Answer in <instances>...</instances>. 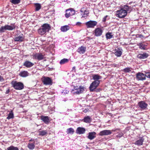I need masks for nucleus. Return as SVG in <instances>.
<instances>
[{
  "label": "nucleus",
  "instance_id": "f257e3e1",
  "mask_svg": "<svg viewBox=\"0 0 150 150\" xmlns=\"http://www.w3.org/2000/svg\"><path fill=\"white\" fill-rule=\"evenodd\" d=\"M11 84L13 88L16 89L21 90L24 88L23 84L21 82L13 81L11 82Z\"/></svg>",
  "mask_w": 150,
  "mask_h": 150
},
{
  "label": "nucleus",
  "instance_id": "f03ea898",
  "mask_svg": "<svg viewBox=\"0 0 150 150\" xmlns=\"http://www.w3.org/2000/svg\"><path fill=\"white\" fill-rule=\"evenodd\" d=\"M84 91V87L83 86H75L71 90V92L74 94H79L82 93Z\"/></svg>",
  "mask_w": 150,
  "mask_h": 150
},
{
  "label": "nucleus",
  "instance_id": "7ed1b4c3",
  "mask_svg": "<svg viewBox=\"0 0 150 150\" xmlns=\"http://www.w3.org/2000/svg\"><path fill=\"white\" fill-rule=\"evenodd\" d=\"M127 14V12L122 9L116 11L117 16L121 18L125 17Z\"/></svg>",
  "mask_w": 150,
  "mask_h": 150
},
{
  "label": "nucleus",
  "instance_id": "20e7f679",
  "mask_svg": "<svg viewBox=\"0 0 150 150\" xmlns=\"http://www.w3.org/2000/svg\"><path fill=\"white\" fill-rule=\"evenodd\" d=\"M100 81H93L91 84L89 89L91 91H93L98 86Z\"/></svg>",
  "mask_w": 150,
  "mask_h": 150
},
{
  "label": "nucleus",
  "instance_id": "39448f33",
  "mask_svg": "<svg viewBox=\"0 0 150 150\" xmlns=\"http://www.w3.org/2000/svg\"><path fill=\"white\" fill-rule=\"evenodd\" d=\"M42 81L43 84L45 85H52V80L49 77H43L42 79Z\"/></svg>",
  "mask_w": 150,
  "mask_h": 150
},
{
  "label": "nucleus",
  "instance_id": "423d86ee",
  "mask_svg": "<svg viewBox=\"0 0 150 150\" xmlns=\"http://www.w3.org/2000/svg\"><path fill=\"white\" fill-rule=\"evenodd\" d=\"M97 24V22L95 21H90L86 23L87 28H94Z\"/></svg>",
  "mask_w": 150,
  "mask_h": 150
},
{
  "label": "nucleus",
  "instance_id": "0eeeda50",
  "mask_svg": "<svg viewBox=\"0 0 150 150\" xmlns=\"http://www.w3.org/2000/svg\"><path fill=\"white\" fill-rule=\"evenodd\" d=\"M75 13V11L73 8H70L66 10L65 16L66 18H68L70 16L74 15Z\"/></svg>",
  "mask_w": 150,
  "mask_h": 150
},
{
  "label": "nucleus",
  "instance_id": "6e6552de",
  "mask_svg": "<svg viewBox=\"0 0 150 150\" xmlns=\"http://www.w3.org/2000/svg\"><path fill=\"white\" fill-rule=\"evenodd\" d=\"M139 107L142 110H146L147 109L148 106L147 104L144 101H141L138 103Z\"/></svg>",
  "mask_w": 150,
  "mask_h": 150
},
{
  "label": "nucleus",
  "instance_id": "1a4fd4ad",
  "mask_svg": "<svg viewBox=\"0 0 150 150\" xmlns=\"http://www.w3.org/2000/svg\"><path fill=\"white\" fill-rule=\"evenodd\" d=\"M146 74L142 73L139 72L136 75V78L138 80H144L146 79Z\"/></svg>",
  "mask_w": 150,
  "mask_h": 150
},
{
  "label": "nucleus",
  "instance_id": "9d476101",
  "mask_svg": "<svg viewBox=\"0 0 150 150\" xmlns=\"http://www.w3.org/2000/svg\"><path fill=\"white\" fill-rule=\"evenodd\" d=\"M112 132L110 130H105L100 131L99 133L100 136L108 135L111 134Z\"/></svg>",
  "mask_w": 150,
  "mask_h": 150
},
{
  "label": "nucleus",
  "instance_id": "9b49d317",
  "mask_svg": "<svg viewBox=\"0 0 150 150\" xmlns=\"http://www.w3.org/2000/svg\"><path fill=\"white\" fill-rule=\"evenodd\" d=\"M114 53L117 57H120L122 54V49L121 48H118L114 50Z\"/></svg>",
  "mask_w": 150,
  "mask_h": 150
},
{
  "label": "nucleus",
  "instance_id": "f8f14e48",
  "mask_svg": "<svg viewBox=\"0 0 150 150\" xmlns=\"http://www.w3.org/2000/svg\"><path fill=\"white\" fill-rule=\"evenodd\" d=\"M94 32L95 35L96 36L98 37L102 35L103 31L101 28H98L95 29Z\"/></svg>",
  "mask_w": 150,
  "mask_h": 150
},
{
  "label": "nucleus",
  "instance_id": "ddd939ff",
  "mask_svg": "<svg viewBox=\"0 0 150 150\" xmlns=\"http://www.w3.org/2000/svg\"><path fill=\"white\" fill-rule=\"evenodd\" d=\"M149 56V54H148L146 53H139V54L137 56V57L141 59H145L147 58Z\"/></svg>",
  "mask_w": 150,
  "mask_h": 150
},
{
  "label": "nucleus",
  "instance_id": "4468645a",
  "mask_svg": "<svg viewBox=\"0 0 150 150\" xmlns=\"http://www.w3.org/2000/svg\"><path fill=\"white\" fill-rule=\"evenodd\" d=\"M50 118L47 116L42 115L40 117V119L44 123L48 124L50 122Z\"/></svg>",
  "mask_w": 150,
  "mask_h": 150
},
{
  "label": "nucleus",
  "instance_id": "2eb2a0df",
  "mask_svg": "<svg viewBox=\"0 0 150 150\" xmlns=\"http://www.w3.org/2000/svg\"><path fill=\"white\" fill-rule=\"evenodd\" d=\"M96 133L95 132H90L88 134L87 137L90 140H92L96 137Z\"/></svg>",
  "mask_w": 150,
  "mask_h": 150
},
{
  "label": "nucleus",
  "instance_id": "dca6fc26",
  "mask_svg": "<svg viewBox=\"0 0 150 150\" xmlns=\"http://www.w3.org/2000/svg\"><path fill=\"white\" fill-rule=\"evenodd\" d=\"M85 131L86 130L85 128L81 127H79L77 128L76 131V133L79 134H83L85 133Z\"/></svg>",
  "mask_w": 150,
  "mask_h": 150
},
{
  "label": "nucleus",
  "instance_id": "f3484780",
  "mask_svg": "<svg viewBox=\"0 0 150 150\" xmlns=\"http://www.w3.org/2000/svg\"><path fill=\"white\" fill-rule=\"evenodd\" d=\"M41 27L43 28L47 32H48L51 28L50 25L47 23L43 24Z\"/></svg>",
  "mask_w": 150,
  "mask_h": 150
},
{
  "label": "nucleus",
  "instance_id": "a211bd4d",
  "mask_svg": "<svg viewBox=\"0 0 150 150\" xmlns=\"http://www.w3.org/2000/svg\"><path fill=\"white\" fill-rule=\"evenodd\" d=\"M86 49V47L81 46L78 49L77 52L80 54H83L85 52Z\"/></svg>",
  "mask_w": 150,
  "mask_h": 150
},
{
  "label": "nucleus",
  "instance_id": "6ab92c4d",
  "mask_svg": "<svg viewBox=\"0 0 150 150\" xmlns=\"http://www.w3.org/2000/svg\"><path fill=\"white\" fill-rule=\"evenodd\" d=\"M33 63L28 61H26L23 64V66L27 68H30L32 67L33 66Z\"/></svg>",
  "mask_w": 150,
  "mask_h": 150
},
{
  "label": "nucleus",
  "instance_id": "aec40b11",
  "mask_svg": "<svg viewBox=\"0 0 150 150\" xmlns=\"http://www.w3.org/2000/svg\"><path fill=\"white\" fill-rule=\"evenodd\" d=\"M9 30V26L6 25L0 28V33H3L7 30Z\"/></svg>",
  "mask_w": 150,
  "mask_h": 150
},
{
  "label": "nucleus",
  "instance_id": "412c9836",
  "mask_svg": "<svg viewBox=\"0 0 150 150\" xmlns=\"http://www.w3.org/2000/svg\"><path fill=\"white\" fill-rule=\"evenodd\" d=\"M80 11L81 13H81L82 15L83 14V13L82 16L83 17H86L89 13L84 8H81Z\"/></svg>",
  "mask_w": 150,
  "mask_h": 150
},
{
  "label": "nucleus",
  "instance_id": "4be33fe9",
  "mask_svg": "<svg viewBox=\"0 0 150 150\" xmlns=\"http://www.w3.org/2000/svg\"><path fill=\"white\" fill-rule=\"evenodd\" d=\"M83 120L84 122L89 123L91 121L92 119L89 116H87L85 117Z\"/></svg>",
  "mask_w": 150,
  "mask_h": 150
},
{
  "label": "nucleus",
  "instance_id": "5701e85b",
  "mask_svg": "<svg viewBox=\"0 0 150 150\" xmlns=\"http://www.w3.org/2000/svg\"><path fill=\"white\" fill-rule=\"evenodd\" d=\"M144 141V139L142 138H141L139 139L136 141L134 144L138 146H140L143 144V142Z\"/></svg>",
  "mask_w": 150,
  "mask_h": 150
},
{
  "label": "nucleus",
  "instance_id": "b1692460",
  "mask_svg": "<svg viewBox=\"0 0 150 150\" xmlns=\"http://www.w3.org/2000/svg\"><path fill=\"white\" fill-rule=\"evenodd\" d=\"M35 58L39 60H41L43 59V56L41 54H36L35 56Z\"/></svg>",
  "mask_w": 150,
  "mask_h": 150
},
{
  "label": "nucleus",
  "instance_id": "393cba45",
  "mask_svg": "<svg viewBox=\"0 0 150 150\" xmlns=\"http://www.w3.org/2000/svg\"><path fill=\"white\" fill-rule=\"evenodd\" d=\"M101 76L98 74H94L93 76V79L94 81H100L99 80L101 79Z\"/></svg>",
  "mask_w": 150,
  "mask_h": 150
},
{
  "label": "nucleus",
  "instance_id": "a878e982",
  "mask_svg": "<svg viewBox=\"0 0 150 150\" xmlns=\"http://www.w3.org/2000/svg\"><path fill=\"white\" fill-rule=\"evenodd\" d=\"M69 26L66 25L61 27V30L62 31L65 32L69 30Z\"/></svg>",
  "mask_w": 150,
  "mask_h": 150
},
{
  "label": "nucleus",
  "instance_id": "bb28decb",
  "mask_svg": "<svg viewBox=\"0 0 150 150\" xmlns=\"http://www.w3.org/2000/svg\"><path fill=\"white\" fill-rule=\"evenodd\" d=\"M47 32L42 28L39 29L38 30V33L41 35L44 34Z\"/></svg>",
  "mask_w": 150,
  "mask_h": 150
},
{
  "label": "nucleus",
  "instance_id": "cd10ccee",
  "mask_svg": "<svg viewBox=\"0 0 150 150\" xmlns=\"http://www.w3.org/2000/svg\"><path fill=\"white\" fill-rule=\"evenodd\" d=\"M19 75L21 77H25L28 75V73L27 71H23L20 73Z\"/></svg>",
  "mask_w": 150,
  "mask_h": 150
},
{
  "label": "nucleus",
  "instance_id": "c85d7f7f",
  "mask_svg": "<svg viewBox=\"0 0 150 150\" xmlns=\"http://www.w3.org/2000/svg\"><path fill=\"white\" fill-rule=\"evenodd\" d=\"M35 10L36 11H38L41 8V5L40 4L38 3H36L35 4Z\"/></svg>",
  "mask_w": 150,
  "mask_h": 150
},
{
  "label": "nucleus",
  "instance_id": "c756f323",
  "mask_svg": "<svg viewBox=\"0 0 150 150\" xmlns=\"http://www.w3.org/2000/svg\"><path fill=\"white\" fill-rule=\"evenodd\" d=\"M106 37L107 39H110L113 38V35L112 33L108 32L106 34Z\"/></svg>",
  "mask_w": 150,
  "mask_h": 150
},
{
  "label": "nucleus",
  "instance_id": "7c9ffc66",
  "mask_svg": "<svg viewBox=\"0 0 150 150\" xmlns=\"http://www.w3.org/2000/svg\"><path fill=\"white\" fill-rule=\"evenodd\" d=\"M24 39L23 37L19 36L15 38L14 40L16 41H22Z\"/></svg>",
  "mask_w": 150,
  "mask_h": 150
},
{
  "label": "nucleus",
  "instance_id": "2f4dec72",
  "mask_svg": "<svg viewBox=\"0 0 150 150\" xmlns=\"http://www.w3.org/2000/svg\"><path fill=\"white\" fill-rule=\"evenodd\" d=\"M28 147L30 149H33L35 147L34 143H29L28 144Z\"/></svg>",
  "mask_w": 150,
  "mask_h": 150
},
{
  "label": "nucleus",
  "instance_id": "473e14b6",
  "mask_svg": "<svg viewBox=\"0 0 150 150\" xmlns=\"http://www.w3.org/2000/svg\"><path fill=\"white\" fill-rule=\"evenodd\" d=\"M69 59H67L64 58V59H62L60 61L59 63L61 64H64L67 63Z\"/></svg>",
  "mask_w": 150,
  "mask_h": 150
},
{
  "label": "nucleus",
  "instance_id": "72a5a7b5",
  "mask_svg": "<svg viewBox=\"0 0 150 150\" xmlns=\"http://www.w3.org/2000/svg\"><path fill=\"white\" fill-rule=\"evenodd\" d=\"M121 9L127 12L129 11V7L127 5H125L122 7Z\"/></svg>",
  "mask_w": 150,
  "mask_h": 150
},
{
  "label": "nucleus",
  "instance_id": "f704fd0d",
  "mask_svg": "<svg viewBox=\"0 0 150 150\" xmlns=\"http://www.w3.org/2000/svg\"><path fill=\"white\" fill-rule=\"evenodd\" d=\"M138 45L139 46V48L141 50H146L145 45L144 44L140 43L138 44Z\"/></svg>",
  "mask_w": 150,
  "mask_h": 150
},
{
  "label": "nucleus",
  "instance_id": "c9c22d12",
  "mask_svg": "<svg viewBox=\"0 0 150 150\" xmlns=\"http://www.w3.org/2000/svg\"><path fill=\"white\" fill-rule=\"evenodd\" d=\"M47 133V132L46 130H43L39 132V135L43 136Z\"/></svg>",
  "mask_w": 150,
  "mask_h": 150
},
{
  "label": "nucleus",
  "instance_id": "e433bc0d",
  "mask_svg": "<svg viewBox=\"0 0 150 150\" xmlns=\"http://www.w3.org/2000/svg\"><path fill=\"white\" fill-rule=\"evenodd\" d=\"M67 131L68 133L73 134L74 132V129L72 128H70L68 129H67Z\"/></svg>",
  "mask_w": 150,
  "mask_h": 150
},
{
  "label": "nucleus",
  "instance_id": "4c0bfd02",
  "mask_svg": "<svg viewBox=\"0 0 150 150\" xmlns=\"http://www.w3.org/2000/svg\"><path fill=\"white\" fill-rule=\"evenodd\" d=\"M11 2L13 4H16L20 3V0H12Z\"/></svg>",
  "mask_w": 150,
  "mask_h": 150
},
{
  "label": "nucleus",
  "instance_id": "58836bf2",
  "mask_svg": "<svg viewBox=\"0 0 150 150\" xmlns=\"http://www.w3.org/2000/svg\"><path fill=\"white\" fill-rule=\"evenodd\" d=\"M131 71V68L129 67H127L124 69V71L126 73H129Z\"/></svg>",
  "mask_w": 150,
  "mask_h": 150
},
{
  "label": "nucleus",
  "instance_id": "ea45409f",
  "mask_svg": "<svg viewBox=\"0 0 150 150\" xmlns=\"http://www.w3.org/2000/svg\"><path fill=\"white\" fill-rule=\"evenodd\" d=\"M15 26L14 24H11V25H10V30H12L15 29Z\"/></svg>",
  "mask_w": 150,
  "mask_h": 150
},
{
  "label": "nucleus",
  "instance_id": "a19ab883",
  "mask_svg": "<svg viewBox=\"0 0 150 150\" xmlns=\"http://www.w3.org/2000/svg\"><path fill=\"white\" fill-rule=\"evenodd\" d=\"M10 150H18V149L17 148L11 146H10Z\"/></svg>",
  "mask_w": 150,
  "mask_h": 150
},
{
  "label": "nucleus",
  "instance_id": "79ce46f5",
  "mask_svg": "<svg viewBox=\"0 0 150 150\" xmlns=\"http://www.w3.org/2000/svg\"><path fill=\"white\" fill-rule=\"evenodd\" d=\"M14 117V115L12 111L10 112V119L13 118Z\"/></svg>",
  "mask_w": 150,
  "mask_h": 150
},
{
  "label": "nucleus",
  "instance_id": "37998d69",
  "mask_svg": "<svg viewBox=\"0 0 150 150\" xmlns=\"http://www.w3.org/2000/svg\"><path fill=\"white\" fill-rule=\"evenodd\" d=\"M123 135V133L121 132L117 135V137L120 138V137H122Z\"/></svg>",
  "mask_w": 150,
  "mask_h": 150
},
{
  "label": "nucleus",
  "instance_id": "c03bdc74",
  "mask_svg": "<svg viewBox=\"0 0 150 150\" xmlns=\"http://www.w3.org/2000/svg\"><path fill=\"white\" fill-rule=\"evenodd\" d=\"M146 77L150 79V72H147L146 74Z\"/></svg>",
  "mask_w": 150,
  "mask_h": 150
},
{
  "label": "nucleus",
  "instance_id": "a18cd8bd",
  "mask_svg": "<svg viewBox=\"0 0 150 150\" xmlns=\"http://www.w3.org/2000/svg\"><path fill=\"white\" fill-rule=\"evenodd\" d=\"M4 80L3 78L0 75V82H2Z\"/></svg>",
  "mask_w": 150,
  "mask_h": 150
},
{
  "label": "nucleus",
  "instance_id": "49530a36",
  "mask_svg": "<svg viewBox=\"0 0 150 150\" xmlns=\"http://www.w3.org/2000/svg\"><path fill=\"white\" fill-rule=\"evenodd\" d=\"M107 17V16H106L104 18H103V22H105V21L106 20V18Z\"/></svg>",
  "mask_w": 150,
  "mask_h": 150
},
{
  "label": "nucleus",
  "instance_id": "de8ad7c7",
  "mask_svg": "<svg viewBox=\"0 0 150 150\" xmlns=\"http://www.w3.org/2000/svg\"><path fill=\"white\" fill-rule=\"evenodd\" d=\"M9 92V89L8 88L6 91V93L8 94Z\"/></svg>",
  "mask_w": 150,
  "mask_h": 150
},
{
  "label": "nucleus",
  "instance_id": "09e8293b",
  "mask_svg": "<svg viewBox=\"0 0 150 150\" xmlns=\"http://www.w3.org/2000/svg\"><path fill=\"white\" fill-rule=\"evenodd\" d=\"M81 24V23L80 22H77L76 23V25H80Z\"/></svg>",
  "mask_w": 150,
  "mask_h": 150
},
{
  "label": "nucleus",
  "instance_id": "8fccbe9b",
  "mask_svg": "<svg viewBox=\"0 0 150 150\" xmlns=\"http://www.w3.org/2000/svg\"><path fill=\"white\" fill-rule=\"evenodd\" d=\"M7 118L8 119H9V114L8 115V116L7 117Z\"/></svg>",
  "mask_w": 150,
  "mask_h": 150
},
{
  "label": "nucleus",
  "instance_id": "3c124183",
  "mask_svg": "<svg viewBox=\"0 0 150 150\" xmlns=\"http://www.w3.org/2000/svg\"><path fill=\"white\" fill-rule=\"evenodd\" d=\"M87 110H84V111L86 112H87Z\"/></svg>",
  "mask_w": 150,
  "mask_h": 150
},
{
  "label": "nucleus",
  "instance_id": "603ef678",
  "mask_svg": "<svg viewBox=\"0 0 150 150\" xmlns=\"http://www.w3.org/2000/svg\"><path fill=\"white\" fill-rule=\"evenodd\" d=\"M75 69V67H73V69Z\"/></svg>",
  "mask_w": 150,
  "mask_h": 150
},
{
  "label": "nucleus",
  "instance_id": "864d4df0",
  "mask_svg": "<svg viewBox=\"0 0 150 150\" xmlns=\"http://www.w3.org/2000/svg\"><path fill=\"white\" fill-rule=\"evenodd\" d=\"M33 139H30V140H29V141H30V142H31V141H33Z\"/></svg>",
  "mask_w": 150,
  "mask_h": 150
},
{
  "label": "nucleus",
  "instance_id": "5fc2aeb1",
  "mask_svg": "<svg viewBox=\"0 0 150 150\" xmlns=\"http://www.w3.org/2000/svg\"><path fill=\"white\" fill-rule=\"evenodd\" d=\"M7 150H9V147H8L7 149Z\"/></svg>",
  "mask_w": 150,
  "mask_h": 150
}]
</instances>
